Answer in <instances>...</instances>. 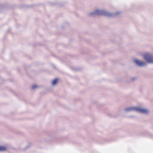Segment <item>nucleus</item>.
I'll list each match as a JSON object with an SVG mask.
<instances>
[{
    "mask_svg": "<svg viewBox=\"0 0 153 153\" xmlns=\"http://www.w3.org/2000/svg\"><path fill=\"white\" fill-rule=\"evenodd\" d=\"M135 62L137 65L140 66H144L146 64L145 62L140 60H135Z\"/></svg>",
    "mask_w": 153,
    "mask_h": 153,
    "instance_id": "obj_4",
    "label": "nucleus"
},
{
    "mask_svg": "<svg viewBox=\"0 0 153 153\" xmlns=\"http://www.w3.org/2000/svg\"><path fill=\"white\" fill-rule=\"evenodd\" d=\"M6 150V148L4 146H0V151H4Z\"/></svg>",
    "mask_w": 153,
    "mask_h": 153,
    "instance_id": "obj_5",
    "label": "nucleus"
},
{
    "mask_svg": "<svg viewBox=\"0 0 153 153\" xmlns=\"http://www.w3.org/2000/svg\"><path fill=\"white\" fill-rule=\"evenodd\" d=\"M143 57L148 63H153V56L149 53H146L144 54Z\"/></svg>",
    "mask_w": 153,
    "mask_h": 153,
    "instance_id": "obj_2",
    "label": "nucleus"
},
{
    "mask_svg": "<svg viewBox=\"0 0 153 153\" xmlns=\"http://www.w3.org/2000/svg\"><path fill=\"white\" fill-rule=\"evenodd\" d=\"M126 111L131 110H135L142 113L146 114L148 113V111L146 109L141 108L137 107L129 108H126Z\"/></svg>",
    "mask_w": 153,
    "mask_h": 153,
    "instance_id": "obj_1",
    "label": "nucleus"
},
{
    "mask_svg": "<svg viewBox=\"0 0 153 153\" xmlns=\"http://www.w3.org/2000/svg\"><path fill=\"white\" fill-rule=\"evenodd\" d=\"M37 86L36 85H34L32 86V89H34L36 88L37 87Z\"/></svg>",
    "mask_w": 153,
    "mask_h": 153,
    "instance_id": "obj_7",
    "label": "nucleus"
},
{
    "mask_svg": "<svg viewBox=\"0 0 153 153\" xmlns=\"http://www.w3.org/2000/svg\"><path fill=\"white\" fill-rule=\"evenodd\" d=\"M58 81V79H54L53 82H52V84L53 85H55V84H56Z\"/></svg>",
    "mask_w": 153,
    "mask_h": 153,
    "instance_id": "obj_6",
    "label": "nucleus"
},
{
    "mask_svg": "<svg viewBox=\"0 0 153 153\" xmlns=\"http://www.w3.org/2000/svg\"><path fill=\"white\" fill-rule=\"evenodd\" d=\"M95 13L98 15H104L109 16V14L105 11L97 10Z\"/></svg>",
    "mask_w": 153,
    "mask_h": 153,
    "instance_id": "obj_3",
    "label": "nucleus"
}]
</instances>
